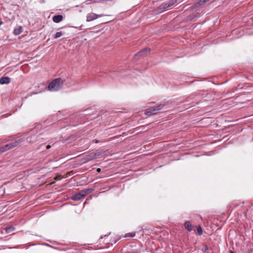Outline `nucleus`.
Segmentation results:
<instances>
[{
	"label": "nucleus",
	"instance_id": "nucleus-11",
	"mask_svg": "<svg viewBox=\"0 0 253 253\" xmlns=\"http://www.w3.org/2000/svg\"><path fill=\"white\" fill-rule=\"evenodd\" d=\"M63 19V17L61 15H57L53 17L52 20L55 23H59L61 22Z\"/></svg>",
	"mask_w": 253,
	"mask_h": 253
},
{
	"label": "nucleus",
	"instance_id": "nucleus-27",
	"mask_svg": "<svg viewBox=\"0 0 253 253\" xmlns=\"http://www.w3.org/2000/svg\"><path fill=\"white\" fill-rule=\"evenodd\" d=\"M205 248L206 250H208V249H209L207 246H205Z\"/></svg>",
	"mask_w": 253,
	"mask_h": 253
},
{
	"label": "nucleus",
	"instance_id": "nucleus-16",
	"mask_svg": "<svg viewBox=\"0 0 253 253\" xmlns=\"http://www.w3.org/2000/svg\"><path fill=\"white\" fill-rule=\"evenodd\" d=\"M178 0H170L168 2H167V4H168V6L169 7L173 6L175 3L177 2Z\"/></svg>",
	"mask_w": 253,
	"mask_h": 253
},
{
	"label": "nucleus",
	"instance_id": "nucleus-14",
	"mask_svg": "<svg viewBox=\"0 0 253 253\" xmlns=\"http://www.w3.org/2000/svg\"><path fill=\"white\" fill-rule=\"evenodd\" d=\"M96 159V154L94 152H91L87 156V160L90 161L93 159Z\"/></svg>",
	"mask_w": 253,
	"mask_h": 253
},
{
	"label": "nucleus",
	"instance_id": "nucleus-22",
	"mask_svg": "<svg viewBox=\"0 0 253 253\" xmlns=\"http://www.w3.org/2000/svg\"><path fill=\"white\" fill-rule=\"evenodd\" d=\"M62 178V176L60 174L57 175L56 176L54 177V180H60Z\"/></svg>",
	"mask_w": 253,
	"mask_h": 253
},
{
	"label": "nucleus",
	"instance_id": "nucleus-8",
	"mask_svg": "<svg viewBox=\"0 0 253 253\" xmlns=\"http://www.w3.org/2000/svg\"><path fill=\"white\" fill-rule=\"evenodd\" d=\"M150 50H151L149 48H144V49H142L141 50L139 51V52H138L137 53H136V54L135 55V56L139 57V56H143L144 55H145L147 53H149L150 52Z\"/></svg>",
	"mask_w": 253,
	"mask_h": 253
},
{
	"label": "nucleus",
	"instance_id": "nucleus-10",
	"mask_svg": "<svg viewBox=\"0 0 253 253\" xmlns=\"http://www.w3.org/2000/svg\"><path fill=\"white\" fill-rule=\"evenodd\" d=\"M210 0H199V1L194 5L193 8H198Z\"/></svg>",
	"mask_w": 253,
	"mask_h": 253
},
{
	"label": "nucleus",
	"instance_id": "nucleus-12",
	"mask_svg": "<svg viewBox=\"0 0 253 253\" xmlns=\"http://www.w3.org/2000/svg\"><path fill=\"white\" fill-rule=\"evenodd\" d=\"M184 227L188 232H191L192 230V226L189 221H186L185 222Z\"/></svg>",
	"mask_w": 253,
	"mask_h": 253
},
{
	"label": "nucleus",
	"instance_id": "nucleus-20",
	"mask_svg": "<svg viewBox=\"0 0 253 253\" xmlns=\"http://www.w3.org/2000/svg\"><path fill=\"white\" fill-rule=\"evenodd\" d=\"M63 35V33L62 32L60 31V32H57L54 36V39H57L60 37H61L62 35Z\"/></svg>",
	"mask_w": 253,
	"mask_h": 253
},
{
	"label": "nucleus",
	"instance_id": "nucleus-5",
	"mask_svg": "<svg viewBox=\"0 0 253 253\" xmlns=\"http://www.w3.org/2000/svg\"><path fill=\"white\" fill-rule=\"evenodd\" d=\"M104 16V14H96L94 13H90L86 16V21L90 22Z\"/></svg>",
	"mask_w": 253,
	"mask_h": 253
},
{
	"label": "nucleus",
	"instance_id": "nucleus-19",
	"mask_svg": "<svg viewBox=\"0 0 253 253\" xmlns=\"http://www.w3.org/2000/svg\"><path fill=\"white\" fill-rule=\"evenodd\" d=\"M135 236V232H131V233H128L125 234L124 236V237L127 238V237H134Z\"/></svg>",
	"mask_w": 253,
	"mask_h": 253
},
{
	"label": "nucleus",
	"instance_id": "nucleus-29",
	"mask_svg": "<svg viewBox=\"0 0 253 253\" xmlns=\"http://www.w3.org/2000/svg\"><path fill=\"white\" fill-rule=\"evenodd\" d=\"M231 253H234L233 251H230Z\"/></svg>",
	"mask_w": 253,
	"mask_h": 253
},
{
	"label": "nucleus",
	"instance_id": "nucleus-4",
	"mask_svg": "<svg viewBox=\"0 0 253 253\" xmlns=\"http://www.w3.org/2000/svg\"><path fill=\"white\" fill-rule=\"evenodd\" d=\"M163 105L160 104L157 106L147 109L145 111V114L147 116L155 115L157 113L158 111L160 110L163 108Z\"/></svg>",
	"mask_w": 253,
	"mask_h": 253
},
{
	"label": "nucleus",
	"instance_id": "nucleus-7",
	"mask_svg": "<svg viewBox=\"0 0 253 253\" xmlns=\"http://www.w3.org/2000/svg\"><path fill=\"white\" fill-rule=\"evenodd\" d=\"M169 8L168 4L167 2H164L160 4L157 8V11L161 13L165 10Z\"/></svg>",
	"mask_w": 253,
	"mask_h": 253
},
{
	"label": "nucleus",
	"instance_id": "nucleus-9",
	"mask_svg": "<svg viewBox=\"0 0 253 253\" xmlns=\"http://www.w3.org/2000/svg\"><path fill=\"white\" fill-rule=\"evenodd\" d=\"M10 82V78L8 77H3L0 79V84H8Z\"/></svg>",
	"mask_w": 253,
	"mask_h": 253
},
{
	"label": "nucleus",
	"instance_id": "nucleus-2",
	"mask_svg": "<svg viewBox=\"0 0 253 253\" xmlns=\"http://www.w3.org/2000/svg\"><path fill=\"white\" fill-rule=\"evenodd\" d=\"M92 191V189H86L82 190L79 192L73 195L72 200L73 201H78L82 198L91 193Z\"/></svg>",
	"mask_w": 253,
	"mask_h": 253
},
{
	"label": "nucleus",
	"instance_id": "nucleus-6",
	"mask_svg": "<svg viewBox=\"0 0 253 253\" xmlns=\"http://www.w3.org/2000/svg\"><path fill=\"white\" fill-rule=\"evenodd\" d=\"M39 135L37 134H34L29 136L27 138V141L29 143H33L37 141Z\"/></svg>",
	"mask_w": 253,
	"mask_h": 253
},
{
	"label": "nucleus",
	"instance_id": "nucleus-21",
	"mask_svg": "<svg viewBox=\"0 0 253 253\" xmlns=\"http://www.w3.org/2000/svg\"><path fill=\"white\" fill-rule=\"evenodd\" d=\"M95 154H96V158L99 157V156H101L102 154L103 153L102 152L99 151H96V152H94Z\"/></svg>",
	"mask_w": 253,
	"mask_h": 253
},
{
	"label": "nucleus",
	"instance_id": "nucleus-13",
	"mask_svg": "<svg viewBox=\"0 0 253 253\" xmlns=\"http://www.w3.org/2000/svg\"><path fill=\"white\" fill-rule=\"evenodd\" d=\"M22 32V27L21 26H18L15 28L13 30V34L15 35H19Z\"/></svg>",
	"mask_w": 253,
	"mask_h": 253
},
{
	"label": "nucleus",
	"instance_id": "nucleus-25",
	"mask_svg": "<svg viewBox=\"0 0 253 253\" xmlns=\"http://www.w3.org/2000/svg\"><path fill=\"white\" fill-rule=\"evenodd\" d=\"M50 148H51V146L50 145H48L46 146V149H49Z\"/></svg>",
	"mask_w": 253,
	"mask_h": 253
},
{
	"label": "nucleus",
	"instance_id": "nucleus-28",
	"mask_svg": "<svg viewBox=\"0 0 253 253\" xmlns=\"http://www.w3.org/2000/svg\"><path fill=\"white\" fill-rule=\"evenodd\" d=\"M55 183V182H54V181H53V182H51L50 184H53V183Z\"/></svg>",
	"mask_w": 253,
	"mask_h": 253
},
{
	"label": "nucleus",
	"instance_id": "nucleus-26",
	"mask_svg": "<svg viewBox=\"0 0 253 253\" xmlns=\"http://www.w3.org/2000/svg\"><path fill=\"white\" fill-rule=\"evenodd\" d=\"M97 171L98 172H100L101 171V169L100 168H98L97 169Z\"/></svg>",
	"mask_w": 253,
	"mask_h": 253
},
{
	"label": "nucleus",
	"instance_id": "nucleus-3",
	"mask_svg": "<svg viewBox=\"0 0 253 253\" xmlns=\"http://www.w3.org/2000/svg\"><path fill=\"white\" fill-rule=\"evenodd\" d=\"M22 141V139H19L0 147V153H3L8 150L13 149L17 146Z\"/></svg>",
	"mask_w": 253,
	"mask_h": 253
},
{
	"label": "nucleus",
	"instance_id": "nucleus-17",
	"mask_svg": "<svg viewBox=\"0 0 253 253\" xmlns=\"http://www.w3.org/2000/svg\"><path fill=\"white\" fill-rule=\"evenodd\" d=\"M253 210V206H250L247 209V211L246 212V216H247L248 215H250L252 213V211Z\"/></svg>",
	"mask_w": 253,
	"mask_h": 253
},
{
	"label": "nucleus",
	"instance_id": "nucleus-1",
	"mask_svg": "<svg viewBox=\"0 0 253 253\" xmlns=\"http://www.w3.org/2000/svg\"><path fill=\"white\" fill-rule=\"evenodd\" d=\"M64 81L60 78L54 79L48 85L49 90L51 91L59 90L62 88Z\"/></svg>",
	"mask_w": 253,
	"mask_h": 253
},
{
	"label": "nucleus",
	"instance_id": "nucleus-24",
	"mask_svg": "<svg viewBox=\"0 0 253 253\" xmlns=\"http://www.w3.org/2000/svg\"><path fill=\"white\" fill-rule=\"evenodd\" d=\"M121 239V237L118 238L117 240H115L114 241V244H115L118 240H119Z\"/></svg>",
	"mask_w": 253,
	"mask_h": 253
},
{
	"label": "nucleus",
	"instance_id": "nucleus-23",
	"mask_svg": "<svg viewBox=\"0 0 253 253\" xmlns=\"http://www.w3.org/2000/svg\"><path fill=\"white\" fill-rule=\"evenodd\" d=\"M110 234V233H109V234H107V235H105L104 236V237H108ZM103 238V236H102H102L100 237V239H102Z\"/></svg>",
	"mask_w": 253,
	"mask_h": 253
},
{
	"label": "nucleus",
	"instance_id": "nucleus-15",
	"mask_svg": "<svg viewBox=\"0 0 253 253\" xmlns=\"http://www.w3.org/2000/svg\"><path fill=\"white\" fill-rule=\"evenodd\" d=\"M15 230V227L13 226H9L5 228V232L6 233H10L11 232L14 231Z\"/></svg>",
	"mask_w": 253,
	"mask_h": 253
},
{
	"label": "nucleus",
	"instance_id": "nucleus-18",
	"mask_svg": "<svg viewBox=\"0 0 253 253\" xmlns=\"http://www.w3.org/2000/svg\"><path fill=\"white\" fill-rule=\"evenodd\" d=\"M197 228V233L199 235H201L203 234V229L202 227L200 225H198V226H196Z\"/></svg>",
	"mask_w": 253,
	"mask_h": 253
}]
</instances>
